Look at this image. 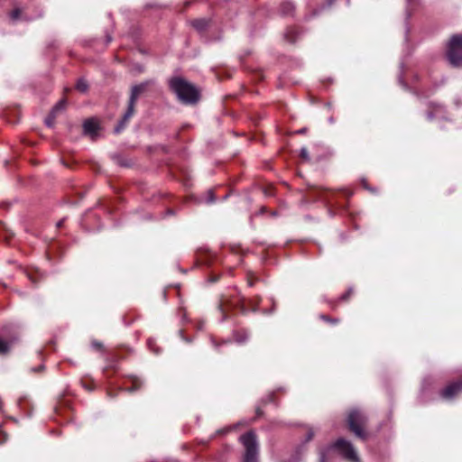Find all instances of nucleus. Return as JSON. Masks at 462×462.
I'll return each instance as SVG.
<instances>
[{"instance_id": "obj_32", "label": "nucleus", "mask_w": 462, "mask_h": 462, "mask_svg": "<svg viewBox=\"0 0 462 462\" xmlns=\"http://www.w3.org/2000/svg\"><path fill=\"white\" fill-rule=\"evenodd\" d=\"M313 436H314V432H313L312 430H310V431L308 432L307 439H306V440H307V441L311 440V439H312V438H313Z\"/></svg>"}, {"instance_id": "obj_3", "label": "nucleus", "mask_w": 462, "mask_h": 462, "mask_svg": "<svg viewBox=\"0 0 462 462\" xmlns=\"http://www.w3.org/2000/svg\"><path fill=\"white\" fill-rule=\"evenodd\" d=\"M367 421L366 416L357 409H353L349 411L347 416V424L350 430L355 433V435L362 439L366 438V433L365 432L363 427L365 425Z\"/></svg>"}, {"instance_id": "obj_8", "label": "nucleus", "mask_w": 462, "mask_h": 462, "mask_svg": "<svg viewBox=\"0 0 462 462\" xmlns=\"http://www.w3.org/2000/svg\"><path fill=\"white\" fill-rule=\"evenodd\" d=\"M462 391V379L448 384L444 388L440 395L443 399L450 400L453 399L457 393Z\"/></svg>"}, {"instance_id": "obj_24", "label": "nucleus", "mask_w": 462, "mask_h": 462, "mask_svg": "<svg viewBox=\"0 0 462 462\" xmlns=\"http://www.w3.org/2000/svg\"><path fill=\"white\" fill-rule=\"evenodd\" d=\"M353 293V289L352 288H349L340 298L339 300H348V298L352 295Z\"/></svg>"}, {"instance_id": "obj_11", "label": "nucleus", "mask_w": 462, "mask_h": 462, "mask_svg": "<svg viewBox=\"0 0 462 462\" xmlns=\"http://www.w3.org/2000/svg\"><path fill=\"white\" fill-rule=\"evenodd\" d=\"M129 377L132 381V386L125 388V391L127 393H134V392L141 389V387L143 385V381L135 375H130Z\"/></svg>"}, {"instance_id": "obj_39", "label": "nucleus", "mask_w": 462, "mask_h": 462, "mask_svg": "<svg viewBox=\"0 0 462 462\" xmlns=\"http://www.w3.org/2000/svg\"><path fill=\"white\" fill-rule=\"evenodd\" d=\"M112 41L111 36H106V44Z\"/></svg>"}, {"instance_id": "obj_18", "label": "nucleus", "mask_w": 462, "mask_h": 462, "mask_svg": "<svg viewBox=\"0 0 462 462\" xmlns=\"http://www.w3.org/2000/svg\"><path fill=\"white\" fill-rule=\"evenodd\" d=\"M260 300H261V299H260V297H259V296H257V297L255 298V300H254V299H249V300H248V303L252 306V310H253V311H257V310H258V309H257V305H258V303H259Z\"/></svg>"}, {"instance_id": "obj_27", "label": "nucleus", "mask_w": 462, "mask_h": 462, "mask_svg": "<svg viewBox=\"0 0 462 462\" xmlns=\"http://www.w3.org/2000/svg\"><path fill=\"white\" fill-rule=\"evenodd\" d=\"M208 202H214L215 201V196L212 190L208 191Z\"/></svg>"}, {"instance_id": "obj_9", "label": "nucleus", "mask_w": 462, "mask_h": 462, "mask_svg": "<svg viewBox=\"0 0 462 462\" xmlns=\"http://www.w3.org/2000/svg\"><path fill=\"white\" fill-rule=\"evenodd\" d=\"M97 131H98V125H97V121L90 118L84 122L83 133L85 134H88V135L94 137L95 135H97Z\"/></svg>"}, {"instance_id": "obj_38", "label": "nucleus", "mask_w": 462, "mask_h": 462, "mask_svg": "<svg viewBox=\"0 0 462 462\" xmlns=\"http://www.w3.org/2000/svg\"><path fill=\"white\" fill-rule=\"evenodd\" d=\"M217 280H218V278H217V277H212V278L210 279V282H216Z\"/></svg>"}, {"instance_id": "obj_12", "label": "nucleus", "mask_w": 462, "mask_h": 462, "mask_svg": "<svg viewBox=\"0 0 462 462\" xmlns=\"http://www.w3.org/2000/svg\"><path fill=\"white\" fill-rule=\"evenodd\" d=\"M295 6L291 2H284L282 4L280 11L284 16L291 15L294 12Z\"/></svg>"}, {"instance_id": "obj_20", "label": "nucleus", "mask_w": 462, "mask_h": 462, "mask_svg": "<svg viewBox=\"0 0 462 462\" xmlns=\"http://www.w3.org/2000/svg\"><path fill=\"white\" fill-rule=\"evenodd\" d=\"M20 15H21V10L19 8H15L14 9L11 13H10V18L13 20V21H16L20 18Z\"/></svg>"}, {"instance_id": "obj_5", "label": "nucleus", "mask_w": 462, "mask_h": 462, "mask_svg": "<svg viewBox=\"0 0 462 462\" xmlns=\"http://www.w3.org/2000/svg\"><path fill=\"white\" fill-rule=\"evenodd\" d=\"M2 336L5 337H0V355H5L8 353L11 346L18 340L19 333L16 326L13 324H8L3 327Z\"/></svg>"}, {"instance_id": "obj_33", "label": "nucleus", "mask_w": 462, "mask_h": 462, "mask_svg": "<svg viewBox=\"0 0 462 462\" xmlns=\"http://www.w3.org/2000/svg\"><path fill=\"white\" fill-rule=\"evenodd\" d=\"M229 430H230V428H225V429L217 430V434H226Z\"/></svg>"}, {"instance_id": "obj_14", "label": "nucleus", "mask_w": 462, "mask_h": 462, "mask_svg": "<svg viewBox=\"0 0 462 462\" xmlns=\"http://www.w3.org/2000/svg\"><path fill=\"white\" fill-rule=\"evenodd\" d=\"M67 101L65 98H61L57 104L52 107L51 112L58 115V113L63 111L66 107Z\"/></svg>"}, {"instance_id": "obj_4", "label": "nucleus", "mask_w": 462, "mask_h": 462, "mask_svg": "<svg viewBox=\"0 0 462 462\" xmlns=\"http://www.w3.org/2000/svg\"><path fill=\"white\" fill-rule=\"evenodd\" d=\"M142 90H143V88H132V91H131V94L129 97V100H128L127 109L124 113L122 118L120 119V121L118 122V124L116 125V126L114 129V132L116 134L121 133L128 125L130 119L132 118V116L134 114L135 104H136V101H137Z\"/></svg>"}, {"instance_id": "obj_43", "label": "nucleus", "mask_w": 462, "mask_h": 462, "mask_svg": "<svg viewBox=\"0 0 462 462\" xmlns=\"http://www.w3.org/2000/svg\"><path fill=\"white\" fill-rule=\"evenodd\" d=\"M329 123L333 124L334 123V118L333 117H330L329 118Z\"/></svg>"}, {"instance_id": "obj_2", "label": "nucleus", "mask_w": 462, "mask_h": 462, "mask_svg": "<svg viewBox=\"0 0 462 462\" xmlns=\"http://www.w3.org/2000/svg\"><path fill=\"white\" fill-rule=\"evenodd\" d=\"M240 442L245 448L243 462H258L259 448L256 434L248 431L240 437Z\"/></svg>"}, {"instance_id": "obj_45", "label": "nucleus", "mask_w": 462, "mask_h": 462, "mask_svg": "<svg viewBox=\"0 0 462 462\" xmlns=\"http://www.w3.org/2000/svg\"><path fill=\"white\" fill-rule=\"evenodd\" d=\"M256 412H257L258 415L261 414V411L259 409H257Z\"/></svg>"}, {"instance_id": "obj_35", "label": "nucleus", "mask_w": 462, "mask_h": 462, "mask_svg": "<svg viewBox=\"0 0 462 462\" xmlns=\"http://www.w3.org/2000/svg\"><path fill=\"white\" fill-rule=\"evenodd\" d=\"M248 338V335H245L243 338H236V341L242 343Z\"/></svg>"}, {"instance_id": "obj_34", "label": "nucleus", "mask_w": 462, "mask_h": 462, "mask_svg": "<svg viewBox=\"0 0 462 462\" xmlns=\"http://www.w3.org/2000/svg\"><path fill=\"white\" fill-rule=\"evenodd\" d=\"M179 333H180V337H181V338H182L183 340H185L186 342H190V340H189L188 337H184V335H183V330H181V329H180V330H179Z\"/></svg>"}, {"instance_id": "obj_19", "label": "nucleus", "mask_w": 462, "mask_h": 462, "mask_svg": "<svg viewBox=\"0 0 462 462\" xmlns=\"http://www.w3.org/2000/svg\"><path fill=\"white\" fill-rule=\"evenodd\" d=\"M89 84H90V82L85 77H81L78 79L75 87H80V88L88 87Z\"/></svg>"}, {"instance_id": "obj_7", "label": "nucleus", "mask_w": 462, "mask_h": 462, "mask_svg": "<svg viewBox=\"0 0 462 462\" xmlns=\"http://www.w3.org/2000/svg\"><path fill=\"white\" fill-rule=\"evenodd\" d=\"M332 447L337 448L345 458L353 462H360L352 444L349 441L344 439H338Z\"/></svg>"}, {"instance_id": "obj_6", "label": "nucleus", "mask_w": 462, "mask_h": 462, "mask_svg": "<svg viewBox=\"0 0 462 462\" xmlns=\"http://www.w3.org/2000/svg\"><path fill=\"white\" fill-rule=\"evenodd\" d=\"M172 90L183 105H195L201 97L199 88H172Z\"/></svg>"}, {"instance_id": "obj_29", "label": "nucleus", "mask_w": 462, "mask_h": 462, "mask_svg": "<svg viewBox=\"0 0 462 462\" xmlns=\"http://www.w3.org/2000/svg\"><path fill=\"white\" fill-rule=\"evenodd\" d=\"M361 182H362V185H363V187H364L365 189H369V190H373V189H372L367 185L366 180L363 179V180H361Z\"/></svg>"}, {"instance_id": "obj_15", "label": "nucleus", "mask_w": 462, "mask_h": 462, "mask_svg": "<svg viewBox=\"0 0 462 462\" xmlns=\"http://www.w3.org/2000/svg\"><path fill=\"white\" fill-rule=\"evenodd\" d=\"M57 115L51 111L49 116L45 119V124L48 127H52Z\"/></svg>"}, {"instance_id": "obj_23", "label": "nucleus", "mask_w": 462, "mask_h": 462, "mask_svg": "<svg viewBox=\"0 0 462 462\" xmlns=\"http://www.w3.org/2000/svg\"><path fill=\"white\" fill-rule=\"evenodd\" d=\"M319 318H320L321 319H323L324 321H326V322H329V323H332V324H336V323H337V322H338V320H337V319H331V318H329L328 316L324 315V314H321V315L319 316Z\"/></svg>"}, {"instance_id": "obj_17", "label": "nucleus", "mask_w": 462, "mask_h": 462, "mask_svg": "<svg viewBox=\"0 0 462 462\" xmlns=\"http://www.w3.org/2000/svg\"><path fill=\"white\" fill-rule=\"evenodd\" d=\"M294 33H295L294 30L289 29L285 32L284 36H285V38L287 39L288 42H294L296 41V36L294 35Z\"/></svg>"}, {"instance_id": "obj_13", "label": "nucleus", "mask_w": 462, "mask_h": 462, "mask_svg": "<svg viewBox=\"0 0 462 462\" xmlns=\"http://www.w3.org/2000/svg\"><path fill=\"white\" fill-rule=\"evenodd\" d=\"M192 26L198 32H203L208 24V22L206 19H197L191 22Z\"/></svg>"}, {"instance_id": "obj_40", "label": "nucleus", "mask_w": 462, "mask_h": 462, "mask_svg": "<svg viewBox=\"0 0 462 462\" xmlns=\"http://www.w3.org/2000/svg\"><path fill=\"white\" fill-rule=\"evenodd\" d=\"M408 5H411L413 2H415L416 0H406Z\"/></svg>"}, {"instance_id": "obj_37", "label": "nucleus", "mask_w": 462, "mask_h": 462, "mask_svg": "<svg viewBox=\"0 0 462 462\" xmlns=\"http://www.w3.org/2000/svg\"><path fill=\"white\" fill-rule=\"evenodd\" d=\"M306 131H307L306 128H301V129L298 130L296 133H298V134H304V133H306Z\"/></svg>"}, {"instance_id": "obj_42", "label": "nucleus", "mask_w": 462, "mask_h": 462, "mask_svg": "<svg viewBox=\"0 0 462 462\" xmlns=\"http://www.w3.org/2000/svg\"><path fill=\"white\" fill-rule=\"evenodd\" d=\"M248 285H249V286H253V285H254V282L249 281V282H248Z\"/></svg>"}, {"instance_id": "obj_21", "label": "nucleus", "mask_w": 462, "mask_h": 462, "mask_svg": "<svg viewBox=\"0 0 462 462\" xmlns=\"http://www.w3.org/2000/svg\"><path fill=\"white\" fill-rule=\"evenodd\" d=\"M300 155L301 159L306 161V162H309L310 160V155H309V152H308L306 147H302L300 149Z\"/></svg>"}, {"instance_id": "obj_1", "label": "nucleus", "mask_w": 462, "mask_h": 462, "mask_svg": "<svg viewBox=\"0 0 462 462\" xmlns=\"http://www.w3.org/2000/svg\"><path fill=\"white\" fill-rule=\"evenodd\" d=\"M446 57L453 67H462V33L453 35L446 50Z\"/></svg>"}, {"instance_id": "obj_28", "label": "nucleus", "mask_w": 462, "mask_h": 462, "mask_svg": "<svg viewBox=\"0 0 462 462\" xmlns=\"http://www.w3.org/2000/svg\"><path fill=\"white\" fill-rule=\"evenodd\" d=\"M319 462H326V454L324 451H320L319 453Z\"/></svg>"}, {"instance_id": "obj_26", "label": "nucleus", "mask_w": 462, "mask_h": 462, "mask_svg": "<svg viewBox=\"0 0 462 462\" xmlns=\"http://www.w3.org/2000/svg\"><path fill=\"white\" fill-rule=\"evenodd\" d=\"M92 346H93V347H95V348H97V349H101V348H102V346H103V345H102V343H100V342L93 341V342H92Z\"/></svg>"}, {"instance_id": "obj_25", "label": "nucleus", "mask_w": 462, "mask_h": 462, "mask_svg": "<svg viewBox=\"0 0 462 462\" xmlns=\"http://www.w3.org/2000/svg\"><path fill=\"white\" fill-rule=\"evenodd\" d=\"M147 344H148V346L150 347V349H151L152 351H153V352H154V353H156V354H158V353H159V351H158L157 349L153 348V345H154L153 340L149 339V340H148V342H147Z\"/></svg>"}, {"instance_id": "obj_30", "label": "nucleus", "mask_w": 462, "mask_h": 462, "mask_svg": "<svg viewBox=\"0 0 462 462\" xmlns=\"http://www.w3.org/2000/svg\"><path fill=\"white\" fill-rule=\"evenodd\" d=\"M219 311L221 313H223L222 320H224L226 319V316L224 315L225 310H224V304L222 302L219 304Z\"/></svg>"}, {"instance_id": "obj_44", "label": "nucleus", "mask_w": 462, "mask_h": 462, "mask_svg": "<svg viewBox=\"0 0 462 462\" xmlns=\"http://www.w3.org/2000/svg\"><path fill=\"white\" fill-rule=\"evenodd\" d=\"M82 92H85L87 88H79Z\"/></svg>"}, {"instance_id": "obj_41", "label": "nucleus", "mask_w": 462, "mask_h": 462, "mask_svg": "<svg viewBox=\"0 0 462 462\" xmlns=\"http://www.w3.org/2000/svg\"><path fill=\"white\" fill-rule=\"evenodd\" d=\"M137 87H140V88L146 87V83L140 84Z\"/></svg>"}, {"instance_id": "obj_36", "label": "nucleus", "mask_w": 462, "mask_h": 462, "mask_svg": "<svg viewBox=\"0 0 462 462\" xmlns=\"http://www.w3.org/2000/svg\"><path fill=\"white\" fill-rule=\"evenodd\" d=\"M63 224H64V219H61V220H60V221L57 223V226H58V227H60V226H63Z\"/></svg>"}, {"instance_id": "obj_31", "label": "nucleus", "mask_w": 462, "mask_h": 462, "mask_svg": "<svg viewBox=\"0 0 462 462\" xmlns=\"http://www.w3.org/2000/svg\"><path fill=\"white\" fill-rule=\"evenodd\" d=\"M43 369H44V365H39V366H37V367H33L32 370L33 372H40V371H42Z\"/></svg>"}, {"instance_id": "obj_10", "label": "nucleus", "mask_w": 462, "mask_h": 462, "mask_svg": "<svg viewBox=\"0 0 462 462\" xmlns=\"http://www.w3.org/2000/svg\"><path fill=\"white\" fill-rule=\"evenodd\" d=\"M169 87L174 88H183V87H194L192 84L189 83L183 78L179 76H173L169 79Z\"/></svg>"}, {"instance_id": "obj_16", "label": "nucleus", "mask_w": 462, "mask_h": 462, "mask_svg": "<svg viewBox=\"0 0 462 462\" xmlns=\"http://www.w3.org/2000/svg\"><path fill=\"white\" fill-rule=\"evenodd\" d=\"M130 71L133 74H139V73H142L143 71V67L141 64H137V63L136 64H133L130 67Z\"/></svg>"}, {"instance_id": "obj_22", "label": "nucleus", "mask_w": 462, "mask_h": 462, "mask_svg": "<svg viewBox=\"0 0 462 462\" xmlns=\"http://www.w3.org/2000/svg\"><path fill=\"white\" fill-rule=\"evenodd\" d=\"M114 161L118 164V165H121V166H125V167H127L129 166L128 163H126L125 162V160L123 158H121L119 155H115L113 157Z\"/></svg>"}]
</instances>
